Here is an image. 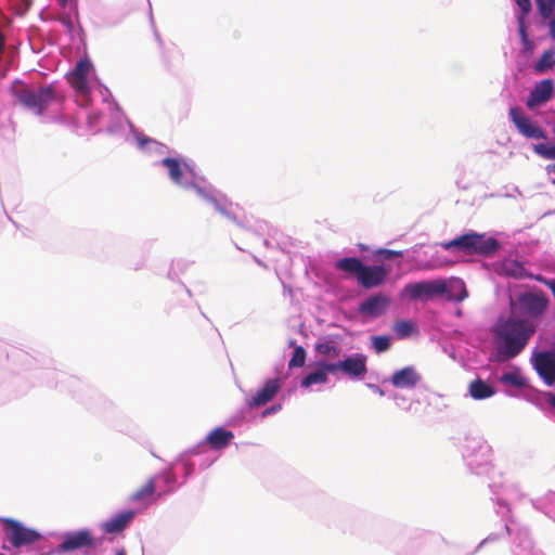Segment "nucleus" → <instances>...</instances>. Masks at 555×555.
<instances>
[{
	"label": "nucleus",
	"mask_w": 555,
	"mask_h": 555,
	"mask_svg": "<svg viewBox=\"0 0 555 555\" xmlns=\"http://www.w3.org/2000/svg\"><path fill=\"white\" fill-rule=\"evenodd\" d=\"M537 331V324L521 321L511 313L500 318L493 327V338L498 352L505 359L517 357Z\"/></svg>",
	"instance_id": "f257e3e1"
},
{
	"label": "nucleus",
	"mask_w": 555,
	"mask_h": 555,
	"mask_svg": "<svg viewBox=\"0 0 555 555\" xmlns=\"http://www.w3.org/2000/svg\"><path fill=\"white\" fill-rule=\"evenodd\" d=\"M453 288H449L442 279L421 281L409 283L404 286L403 292L412 300L428 301L436 297H446L449 301H463L468 296V292L463 282H459V293L455 294Z\"/></svg>",
	"instance_id": "f03ea898"
},
{
	"label": "nucleus",
	"mask_w": 555,
	"mask_h": 555,
	"mask_svg": "<svg viewBox=\"0 0 555 555\" xmlns=\"http://www.w3.org/2000/svg\"><path fill=\"white\" fill-rule=\"evenodd\" d=\"M11 92L23 107L38 116L44 114L48 107L56 101L57 98L53 85L40 86L35 89L20 80L12 83Z\"/></svg>",
	"instance_id": "7ed1b4c3"
},
{
	"label": "nucleus",
	"mask_w": 555,
	"mask_h": 555,
	"mask_svg": "<svg viewBox=\"0 0 555 555\" xmlns=\"http://www.w3.org/2000/svg\"><path fill=\"white\" fill-rule=\"evenodd\" d=\"M548 298L543 292L520 294L511 301V313L521 321L537 324L548 307Z\"/></svg>",
	"instance_id": "20e7f679"
},
{
	"label": "nucleus",
	"mask_w": 555,
	"mask_h": 555,
	"mask_svg": "<svg viewBox=\"0 0 555 555\" xmlns=\"http://www.w3.org/2000/svg\"><path fill=\"white\" fill-rule=\"evenodd\" d=\"M2 526L7 540L14 548L34 544L42 539L39 531L13 518H3Z\"/></svg>",
	"instance_id": "39448f33"
},
{
	"label": "nucleus",
	"mask_w": 555,
	"mask_h": 555,
	"mask_svg": "<svg viewBox=\"0 0 555 555\" xmlns=\"http://www.w3.org/2000/svg\"><path fill=\"white\" fill-rule=\"evenodd\" d=\"M366 360L365 354L356 353L343 361L331 363L327 369L331 373L340 371L352 378L361 379L367 373Z\"/></svg>",
	"instance_id": "423d86ee"
},
{
	"label": "nucleus",
	"mask_w": 555,
	"mask_h": 555,
	"mask_svg": "<svg viewBox=\"0 0 555 555\" xmlns=\"http://www.w3.org/2000/svg\"><path fill=\"white\" fill-rule=\"evenodd\" d=\"M509 117L520 134L528 139H545L544 130L529 117L525 116L520 107H511Z\"/></svg>",
	"instance_id": "0eeeda50"
},
{
	"label": "nucleus",
	"mask_w": 555,
	"mask_h": 555,
	"mask_svg": "<svg viewBox=\"0 0 555 555\" xmlns=\"http://www.w3.org/2000/svg\"><path fill=\"white\" fill-rule=\"evenodd\" d=\"M446 250H449L453 258L450 261L455 263L465 257L479 255L482 257H492L499 250L501 245H442Z\"/></svg>",
	"instance_id": "6e6552de"
},
{
	"label": "nucleus",
	"mask_w": 555,
	"mask_h": 555,
	"mask_svg": "<svg viewBox=\"0 0 555 555\" xmlns=\"http://www.w3.org/2000/svg\"><path fill=\"white\" fill-rule=\"evenodd\" d=\"M91 63L89 60H79L74 69L68 75L70 86L79 93L86 94L89 92L88 75L91 70Z\"/></svg>",
	"instance_id": "1a4fd4ad"
},
{
	"label": "nucleus",
	"mask_w": 555,
	"mask_h": 555,
	"mask_svg": "<svg viewBox=\"0 0 555 555\" xmlns=\"http://www.w3.org/2000/svg\"><path fill=\"white\" fill-rule=\"evenodd\" d=\"M94 542L89 530H79L74 533L65 535L63 542L60 544V552H73L85 547H93Z\"/></svg>",
	"instance_id": "9d476101"
},
{
	"label": "nucleus",
	"mask_w": 555,
	"mask_h": 555,
	"mask_svg": "<svg viewBox=\"0 0 555 555\" xmlns=\"http://www.w3.org/2000/svg\"><path fill=\"white\" fill-rule=\"evenodd\" d=\"M554 92V81L552 79H543L538 82L530 91L526 105L528 108L533 109L546 103Z\"/></svg>",
	"instance_id": "9b49d317"
},
{
	"label": "nucleus",
	"mask_w": 555,
	"mask_h": 555,
	"mask_svg": "<svg viewBox=\"0 0 555 555\" xmlns=\"http://www.w3.org/2000/svg\"><path fill=\"white\" fill-rule=\"evenodd\" d=\"M534 367L544 383L548 386L555 384V354L541 352L537 356Z\"/></svg>",
	"instance_id": "f8f14e48"
},
{
	"label": "nucleus",
	"mask_w": 555,
	"mask_h": 555,
	"mask_svg": "<svg viewBox=\"0 0 555 555\" xmlns=\"http://www.w3.org/2000/svg\"><path fill=\"white\" fill-rule=\"evenodd\" d=\"M387 274L388 271L383 266H364L358 282L364 288H373L380 285L385 281Z\"/></svg>",
	"instance_id": "ddd939ff"
},
{
	"label": "nucleus",
	"mask_w": 555,
	"mask_h": 555,
	"mask_svg": "<svg viewBox=\"0 0 555 555\" xmlns=\"http://www.w3.org/2000/svg\"><path fill=\"white\" fill-rule=\"evenodd\" d=\"M390 299L384 294H377L369 297L360 305V312L370 317L382 315L389 306Z\"/></svg>",
	"instance_id": "4468645a"
},
{
	"label": "nucleus",
	"mask_w": 555,
	"mask_h": 555,
	"mask_svg": "<svg viewBox=\"0 0 555 555\" xmlns=\"http://www.w3.org/2000/svg\"><path fill=\"white\" fill-rule=\"evenodd\" d=\"M281 388L280 379L273 378L266 382L263 387L251 397L249 406H261L270 402Z\"/></svg>",
	"instance_id": "2eb2a0df"
},
{
	"label": "nucleus",
	"mask_w": 555,
	"mask_h": 555,
	"mask_svg": "<svg viewBox=\"0 0 555 555\" xmlns=\"http://www.w3.org/2000/svg\"><path fill=\"white\" fill-rule=\"evenodd\" d=\"M135 513L133 511H124L114 515L111 519L102 525L105 533H120L133 519Z\"/></svg>",
	"instance_id": "dca6fc26"
},
{
	"label": "nucleus",
	"mask_w": 555,
	"mask_h": 555,
	"mask_svg": "<svg viewBox=\"0 0 555 555\" xmlns=\"http://www.w3.org/2000/svg\"><path fill=\"white\" fill-rule=\"evenodd\" d=\"M420 379L421 376L412 366L403 367L393 373V375L391 376L392 385L398 388L414 387L420 382Z\"/></svg>",
	"instance_id": "f3484780"
},
{
	"label": "nucleus",
	"mask_w": 555,
	"mask_h": 555,
	"mask_svg": "<svg viewBox=\"0 0 555 555\" xmlns=\"http://www.w3.org/2000/svg\"><path fill=\"white\" fill-rule=\"evenodd\" d=\"M155 492H156V478H150L145 485L139 488L130 495V501L140 503L144 507H147L152 502L155 501Z\"/></svg>",
	"instance_id": "a211bd4d"
},
{
	"label": "nucleus",
	"mask_w": 555,
	"mask_h": 555,
	"mask_svg": "<svg viewBox=\"0 0 555 555\" xmlns=\"http://www.w3.org/2000/svg\"><path fill=\"white\" fill-rule=\"evenodd\" d=\"M233 437L234 435L232 431L227 430L223 427H217L208 434L206 442L211 449L221 450L230 444Z\"/></svg>",
	"instance_id": "6ab92c4d"
},
{
	"label": "nucleus",
	"mask_w": 555,
	"mask_h": 555,
	"mask_svg": "<svg viewBox=\"0 0 555 555\" xmlns=\"http://www.w3.org/2000/svg\"><path fill=\"white\" fill-rule=\"evenodd\" d=\"M331 363L326 362H319L318 367L315 371L308 373L302 379H301V387L309 388L312 385L315 384H325L327 382V374L331 373L327 366Z\"/></svg>",
	"instance_id": "aec40b11"
},
{
	"label": "nucleus",
	"mask_w": 555,
	"mask_h": 555,
	"mask_svg": "<svg viewBox=\"0 0 555 555\" xmlns=\"http://www.w3.org/2000/svg\"><path fill=\"white\" fill-rule=\"evenodd\" d=\"M469 395L475 400H483L495 393L494 388L481 378H477L469 384Z\"/></svg>",
	"instance_id": "412c9836"
},
{
	"label": "nucleus",
	"mask_w": 555,
	"mask_h": 555,
	"mask_svg": "<svg viewBox=\"0 0 555 555\" xmlns=\"http://www.w3.org/2000/svg\"><path fill=\"white\" fill-rule=\"evenodd\" d=\"M363 267V262L356 257H345L336 262L337 269L348 273L351 276H354L357 280L359 279Z\"/></svg>",
	"instance_id": "4be33fe9"
},
{
	"label": "nucleus",
	"mask_w": 555,
	"mask_h": 555,
	"mask_svg": "<svg viewBox=\"0 0 555 555\" xmlns=\"http://www.w3.org/2000/svg\"><path fill=\"white\" fill-rule=\"evenodd\" d=\"M162 164L168 169L170 179L180 184L183 177L182 166L176 158L166 157L162 160Z\"/></svg>",
	"instance_id": "5701e85b"
},
{
	"label": "nucleus",
	"mask_w": 555,
	"mask_h": 555,
	"mask_svg": "<svg viewBox=\"0 0 555 555\" xmlns=\"http://www.w3.org/2000/svg\"><path fill=\"white\" fill-rule=\"evenodd\" d=\"M555 65V54L552 50L544 51L541 57L534 64V70L543 74Z\"/></svg>",
	"instance_id": "b1692460"
},
{
	"label": "nucleus",
	"mask_w": 555,
	"mask_h": 555,
	"mask_svg": "<svg viewBox=\"0 0 555 555\" xmlns=\"http://www.w3.org/2000/svg\"><path fill=\"white\" fill-rule=\"evenodd\" d=\"M482 241L483 243H498V241L494 237H485V234H478L475 232L465 233L463 235H460L453 240H451L449 243H478Z\"/></svg>",
	"instance_id": "393cba45"
},
{
	"label": "nucleus",
	"mask_w": 555,
	"mask_h": 555,
	"mask_svg": "<svg viewBox=\"0 0 555 555\" xmlns=\"http://www.w3.org/2000/svg\"><path fill=\"white\" fill-rule=\"evenodd\" d=\"M315 351L325 357H338L340 349L331 341H319L315 345Z\"/></svg>",
	"instance_id": "a878e982"
},
{
	"label": "nucleus",
	"mask_w": 555,
	"mask_h": 555,
	"mask_svg": "<svg viewBox=\"0 0 555 555\" xmlns=\"http://www.w3.org/2000/svg\"><path fill=\"white\" fill-rule=\"evenodd\" d=\"M538 11L543 18H551L555 10V0H535Z\"/></svg>",
	"instance_id": "bb28decb"
},
{
	"label": "nucleus",
	"mask_w": 555,
	"mask_h": 555,
	"mask_svg": "<svg viewBox=\"0 0 555 555\" xmlns=\"http://www.w3.org/2000/svg\"><path fill=\"white\" fill-rule=\"evenodd\" d=\"M306 362V350L301 346H297L288 362L289 367H301Z\"/></svg>",
	"instance_id": "cd10ccee"
},
{
	"label": "nucleus",
	"mask_w": 555,
	"mask_h": 555,
	"mask_svg": "<svg viewBox=\"0 0 555 555\" xmlns=\"http://www.w3.org/2000/svg\"><path fill=\"white\" fill-rule=\"evenodd\" d=\"M393 331L400 338L410 336L413 332V324L410 321L402 320L395 324Z\"/></svg>",
	"instance_id": "c85d7f7f"
},
{
	"label": "nucleus",
	"mask_w": 555,
	"mask_h": 555,
	"mask_svg": "<svg viewBox=\"0 0 555 555\" xmlns=\"http://www.w3.org/2000/svg\"><path fill=\"white\" fill-rule=\"evenodd\" d=\"M372 345L376 352H385L390 348V338L386 335L373 336Z\"/></svg>",
	"instance_id": "c756f323"
},
{
	"label": "nucleus",
	"mask_w": 555,
	"mask_h": 555,
	"mask_svg": "<svg viewBox=\"0 0 555 555\" xmlns=\"http://www.w3.org/2000/svg\"><path fill=\"white\" fill-rule=\"evenodd\" d=\"M14 14L24 16L33 4V0H10Z\"/></svg>",
	"instance_id": "7c9ffc66"
},
{
	"label": "nucleus",
	"mask_w": 555,
	"mask_h": 555,
	"mask_svg": "<svg viewBox=\"0 0 555 555\" xmlns=\"http://www.w3.org/2000/svg\"><path fill=\"white\" fill-rule=\"evenodd\" d=\"M534 152L546 159H555V145L537 144L533 147Z\"/></svg>",
	"instance_id": "2f4dec72"
},
{
	"label": "nucleus",
	"mask_w": 555,
	"mask_h": 555,
	"mask_svg": "<svg viewBox=\"0 0 555 555\" xmlns=\"http://www.w3.org/2000/svg\"><path fill=\"white\" fill-rule=\"evenodd\" d=\"M500 379L502 383L509 384L515 387H522L525 385L524 378L517 373H505Z\"/></svg>",
	"instance_id": "473e14b6"
},
{
	"label": "nucleus",
	"mask_w": 555,
	"mask_h": 555,
	"mask_svg": "<svg viewBox=\"0 0 555 555\" xmlns=\"http://www.w3.org/2000/svg\"><path fill=\"white\" fill-rule=\"evenodd\" d=\"M376 254L382 256L384 259H391V258H395V257H401L402 256V251L389 250V249H385V248L378 249L376 251Z\"/></svg>",
	"instance_id": "72a5a7b5"
},
{
	"label": "nucleus",
	"mask_w": 555,
	"mask_h": 555,
	"mask_svg": "<svg viewBox=\"0 0 555 555\" xmlns=\"http://www.w3.org/2000/svg\"><path fill=\"white\" fill-rule=\"evenodd\" d=\"M515 2L520 8L522 15H527L531 11L530 0H515Z\"/></svg>",
	"instance_id": "f704fd0d"
},
{
	"label": "nucleus",
	"mask_w": 555,
	"mask_h": 555,
	"mask_svg": "<svg viewBox=\"0 0 555 555\" xmlns=\"http://www.w3.org/2000/svg\"><path fill=\"white\" fill-rule=\"evenodd\" d=\"M550 20V29H548V34H550V37L555 41V15L552 16Z\"/></svg>",
	"instance_id": "c9c22d12"
},
{
	"label": "nucleus",
	"mask_w": 555,
	"mask_h": 555,
	"mask_svg": "<svg viewBox=\"0 0 555 555\" xmlns=\"http://www.w3.org/2000/svg\"><path fill=\"white\" fill-rule=\"evenodd\" d=\"M524 16L525 15H522L520 21H519V33H520L522 41H524V39L528 38L527 33H526V28H525V25H524Z\"/></svg>",
	"instance_id": "e433bc0d"
},
{
	"label": "nucleus",
	"mask_w": 555,
	"mask_h": 555,
	"mask_svg": "<svg viewBox=\"0 0 555 555\" xmlns=\"http://www.w3.org/2000/svg\"><path fill=\"white\" fill-rule=\"evenodd\" d=\"M522 44H524V49H525L526 51H529V52H531V51H532V49H533V44H532V42L529 40V38L524 39Z\"/></svg>",
	"instance_id": "4c0bfd02"
},
{
	"label": "nucleus",
	"mask_w": 555,
	"mask_h": 555,
	"mask_svg": "<svg viewBox=\"0 0 555 555\" xmlns=\"http://www.w3.org/2000/svg\"><path fill=\"white\" fill-rule=\"evenodd\" d=\"M511 264L513 267H515L516 269H511L508 270V273L513 274V275H516L517 274V271L518 269H521V267L518 264V262H511Z\"/></svg>",
	"instance_id": "58836bf2"
},
{
	"label": "nucleus",
	"mask_w": 555,
	"mask_h": 555,
	"mask_svg": "<svg viewBox=\"0 0 555 555\" xmlns=\"http://www.w3.org/2000/svg\"><path fill=\"white\" fill-rule=\"evenodd\" d=\"M151 142L150 139L145 138V139H140V145L141 146H144L146 143Z\"/></svg>",
	"instance_id": "ea45409f"
},
{
	"label": "nucleus",
	"mask_w": 555,
	"mask_h": 555,
	"mask_svg": "<svg viewBox=\"0 0 555 555\" xmlns=\"http://www.w3.org/2000/svg\"><path fill=\"white\" fill-rule=\"evenodd\" d=\"M547 170L548 172H555V164L548 165Z\"/></svg>",
	"instance_id": "a19ab883"
},
{
	"label": "nucleus",
	"mask_w": 555,
	"mask_h": 555,
	"mask_svg": "<svg viewBox=\"0 0 555 555\" xmlns=\"http://www.w3.org/2000/svg\"><path fill=\"white\" fill-rule=\"evenodd\" d=\"M550 404L555 408V396H552L548 400Z\"/></svg>",
	"instance_id": "79ce46f5"
},
{
	"label": "nucleus",
	"mask_w": 555,
	"mask_h": 555,
	"mask_svg": "<svg viewBox=\"0 0 555 555\" xmlns=\"http://www.w3.org/2000/svg\"><path fill=\"white\" fill-rule=\"evenodd\" d=\"M117 555H127L124 551L118 552Z\"/></svg>",
	"instance_id": "37998d69"
},
{
	"label": "nucleus",
	"mask_w": 555,
	"mask_h": 555,
	"mask_svg": "<svg viewBox=\"0 0 555 555\" xmlns=\"http://www.w3.org/2000/svg\"><path fill=\"white\" fill-rule=\"evenodd\" d=\"M0 555H5V554H3V553H0Z\"/></svg>",
	"instance_id": "c03bdc74"
}]
</instances>
